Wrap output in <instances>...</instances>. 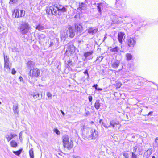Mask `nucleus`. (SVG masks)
<instances>
[{
	"mask_svg": "<svg viewBox=\"0 0 158 158\" xmlns=\"http://www.w3.org/2000/svg\"><path fill=\"white\" fill-rule=\"evenodd\" d=\"M30 26L27 22H24L18 27L19 32L22 35L26 34L28 32Z\"/></svg>",
	"mask_w": 158,
	"mask_h": 158,
	"instance_id": "1",
	"label": "nucleus"
},
{
	"mask_svg": "<svg viewBox=\"0 0 158 158\" xmlns=\"http://www.w3.org/2000/svg\"><path fill=\"white\" fill-rule=\"evenodd\" d=\"M63 146L65 148H66L68 149H71L73 146V143L72 141L69 140L68 136L64 135L63 137Z\"/></svg>",
	"mask_w": 158,
	"mask_h": 158,
	"instance_id": "2",
	"label": "nucleus"
},
{
	"mask_svg": "<svg viewBox=\"0 0 158 158\" xmlns=\"http://www.w3.org/2000/svg\"><path fill=\"white\" fill-rule=\"evenodd\" d=\"M90 130V131H88L87 135L89 140L94 139L97 136L98 132L94 129Z\"/></svg>",
	"mask_w": 158,
	"mask_h": 158,
	"instance_id": "3",
	"label": "nucleus"
},
{
	"mask_svg": "<svg viewBox=\"0 0 158 158\" xmlns=\"http://www.w3.org/2000/svg\"><path fill=\"white\" fill-rule=\"evenodd\" d=\"M30 77H37L40 76V72L39 69L35 68L30 70Z\"/></svg>",
	"mask_w": 158,
	"mask_h": 158,
	"instance_id": "4",
	"label": "nucleus"
},
{
	"mask_svg": "<svg viewBox=\"0 0 158 158\" xmlns=\"http://www.w3.org/2000/svg\"><path fill=\"white\" fill-rule=\"evenodd\" d=\"M25 15V12L23 10L20 11L19 9H16L14 10L13 15L15 18H19L24 16Z\"/></svg>",
	"mask_w": 158,
	"mask_h": 158,
	"instance_id": "5",
	"label": "nucleus"
},
{
	"mask_svg": "<svg viewBox=\"0 0 158 158\" xmlns=\"http://www.w3.org/2000/svg\"><path fill=\"white\" fill-rule=\"evenodd\" d=\"M4 69L5 71L9 70L10 69L9 66L10 61L9 58L7 56L4 55Z\"/></svg>",
	"mask_w": 158,
	"mask_h": 158,
	"instance_id": "6",
	"label": "nucleus"
},
{
	"mask_svg": "<svg viewBox=\"0 0 158 158\" xmlns=\"http://www.w3.org/2000/svg\"><path fill=\"white\" fill-rule=\"evenodd\" d=\"M97 5L98 11L101 14L102 11L101 9H103L104 7H105L107 5V4L105 2L103 1L101 3H98Z\"/></svg>",
	"mask_w": 158,
	"mask_h": 158,
	"instance_id": "7",
	"label": "nucleus"
},
{
	"mask_svg": "<svg viewBox=\"0 0 158 158\" xmlns=\"http://www.w3.org/2000/svg\"><path fill=\"white\" fill-rule=\"evenodd\" d=\"M86 31L89 34L94 35L97 32L98 29L94 27H89Z\"/></svg>",
	"mask_w": 158,
	"mask_h": 158,
	"instance_id": "8",
	"label": "nucleus"
},
{
	"mask_svg": "<svg viewBox=\"0 0 158 158\" xmlns=\"http://www.w3.org/2000/svg\"><path fill=\"white\" fill-rule=\"evenodd\" d=\"M49 11H51L52 15L56 16L57 15H58V13L57 6H50L49 8Z\"/></svg>",
	"mask_w": 158,
	"mask_h": 158,
	"instance_id": "9",
	"label": "nucleus"
},
{
	"mask_svg": "<svg viewBox=\"0 0 158 158\" xmlns=\"http://www.w3.org/2000/svg\"><path fill=\"white\" fill-rule=\"evenodd\" d=\"M67 46V49L66 50V52H69L71 54L74 52L75 50V47L73 44L69 43L68 44Z\"/></svg>",
	"mask_w": 158,
	"mask_h": 158,
	"instance_id": "10",
	"label": "nucleus"
},
{
	"mask_svg": "<svg viewBox=\"0 0 158 158\" xmlns=\"http://www.w3.org/2000/svg\"><path fill=\"white\" fill-rule=\"evenodd\" d=\"M136 43V39L135 38H130L128 39L127 44L129 46L131 47H133Z\"/></svg>",
	"mask_w": 158,
	"mask_h": 158,
	"instance_id": "11",
	"label": "nucleus"
},
{
	"mask_svg": "<svg viewBox=\"0 0 158 158\" xmlns=\"http://www.w3.org/2000/svg\"><path fill=\"white\" fill-rule=\"evenodd\" d=\"M68 36L72 38L75 35V32L73 29L71 28H69L66 31Z\"/></svg>",
	"mask_w": 158,
	"mask_h": 158,
	"instance_id": "12",
	"label": "nucleus"
},
{
	"mask_svg": "<svg viewBox=\"0 0 158 158\" xmlns=\"http://www.w3.org/2000/svg\"><path fill=\"white\" fill-rule=\"evenodd\" d=\"M119 124V123L118 121L112 120L110 121V124H108V125L109 126V128L111 127H112L113 128H114L115 126L118 125Z\"/></svg>",
	"mask_w": 158,
	"mask_h": 158,
	"instance_id": "13",
	"label": "nucleus"
},
{
	"mask_svg": "<svg viewBox=\"0 0 158 158\" xmlns=\"http://www.w3.org/2000/svg\"><path fill=\"white\" fill-rule=\"evenodd\" d=\"M75 29L77 32L81 33L83 31V27L80 24H75Z\"/></svg>",
	"mask_w": 158,
	"mask_h": 158,
	"instance_id": "14",
	"label": "nucleus"
},
{
	"mask_svg": "<svg viewBox=\"0 0 158 158\" xmlns=\"http://www.w3.org/2000/svg\"><path fill=\"white\" fill-rule=\"evenodd\" d=\"M87 7V5L83 2L80 3L79 7L77 8V10L82 11V10H85Z\"/></svg>",
	"mask_w": 158,
	"mask_h": 158,
	"instance_id": "15",
	"label": "nucleus"
},
{
	"mask_svg": "<svg viewBox=\"0 0 158 158\" xmlns=\"http://www.w3.org/2000/svg\"><path fill=\"white\" fill-rule=\"evenodd\" d=\"M27 67L29 69H31L32 67H34L35 65V63L33 61L29 60L27 63Z\"/></svg>",
	"mask_w": 158,
	"mask_h": 158,
	"instance_id": "16",
	"label": "nucleus"
},
{
	"mask_svg": "<svg viewBox=\"0 0 158 158\" xmlns=\"http://www.w3.org/2000/svg\"><path fill=\"white\" fill-rule=\"evenodd\" d=\"M16 136H17V135L16 134L11 133L10 135H6L5 136V137L7 139V141L8 142H9L12 138H13Z\"/></svg>",
	"mask_w": 158,
	"mask_h": 158,
	"instance_id": "17",
	"label": "nucleus"
},
{
	"mask_svg": "<svg viewBox=\"0 0 158 158\" xmlns=\"http://www.w3.org/2000/svg\"><path fill=\"white\" fill-rule=\"evenodd\" d=\"M110 50L111 52H113L115 54H116L120 51L119 48L117 46H116L113 48L111 47Z\"/></svg>",
	"mask_w": 158,
	"mask_h": 158,
	"instance_id": "18",
	"label": "nucleus"
},
{
	"mask_svg": "<svg viewBox=\"0 0 158 158\" xmlns=\"http://www.w3.org/2000/svg\"><path fill=\"white\" fill-rule=\"evenodd\" d=\"M125 35L123 32H120L118 33V39L119 42L121 43L124 35Z\"/></svg>",
	"mask_w": 158,
	"mask_h": 158,
	"instance_id": "19",
	"label": "nucleus"
},
{
	"mask_svg": "<svg viewBox=\"0 0 158 158\" xmlns=\"http://www.w3.org/2000/svg\"><path fill=\"white\" fill-rule=\"evenodd\" d=\"M98 122L99 124H101L103 126L106 128H109V126L108 125V124H106L105 123L103 122V120L102 119H99Z\"/></svg>",
	"mask_w": 158,
	"mask_h": 158,
	"instance_id": "20",
	"label": "nucleus"
},
{
	"mask_svg": "<svg viewBox=\"0 0 158 158\" xmlns=\"http://www.w3.org/2000/svg\"><path fill=\"white\" fill-rule=\"evenodd\" d=\"M61 40H62L64 41L65 40L66 38L68 37L67 32H63L61 34L60 36Z\"/></svg>",
	"mask_w": 158,
	"mask_h": 158,
	"instance_id": "21",
	"label": "nucleus"
},
{
	"mask_svg": "<svg viewBox=\"0 0 158 158\" xmlns=\"http://www.w3.org/2000/svg\"><path fill=\"white\" fill-rule=\"evenodd\" d=\"M94 52L93 51H91L84 52V56L85 58V59L91 55Z\"/></svg>",
	"mask_w": 158,
	"mask_h": 158,
	"instance_id": "22",
	"label": "nucleus"
},
{
	"mask_svg": "<svg viewBox=\"0 0 158 158\" xmlns=\"http://www.w3.org/2000/svg\"><path fill=\"white\" fill-rule=\"evenodd\" d=\"M67 11V9L65 7H62L61 8H60L59 9V11H58V15H61V13H64L66 12Z\"/></svg>",
	"mask_w": 158,
	"mask_h": 158,
	"instance_id": "23",
	"label": "nucleus"
},
{
	"mask_svg": "<svg viewBox=\"0 0 158 158\" xmlns=\"http://www.w3.org/2000/svg\"><path fill=\"white\" fill-rule=\"evenodd\" d=\"M120 62L118 60H116L112 64V67L114 68H117L119 65Z\"/></svg>",
	"mask_w": 158,
	"mask_h": 158,
	"instance_id": "24",
	"label": "nucleus"
},
{
	"mask_svg": "<svg viewBox=\"0 0 158 158\" xmlns=\"http://www.w3.org/2000/svg\"><path fill=\"white\" fill-rule=\"evenodd\" d=\"M35 29L39 31H41L44 29L45 27L43 25L39 24L36 27Z\"/></svg>",
	"mask_w": 158,
	"mask_h": 158,
	"instance_id": "25",
	"label": "nucleus"
},
{
	"mask_svg": "<svg viewBox=\"0 0 158 158\" xmlns=\"http://www.w3.org/2000/svg\"><path fill=\"white\" fill-rule=\"evenodd\" d=\"M100 106L99 100H97L94 104L95 108L97 110L98 109Z\"/></svg>",
	"mask_w": 158,
	"mask_h": 158,
	"instance_id": "26",
	"label": "nucleus"
},
{
	"mask_svg": "<svg viewBox=\"0 0 158 158\" xmlns=\"http://www.w3.org/2000/svg\"><path fill=\"white\" fill-rule=\"evenodd\" d=\"M10 144L11 147L16 148L18 146L17 142L14 140H12L10 142Z\"/></svg>",
	"mask_w": 158,
	"mask_h": 158,
	"instance_id": "27",
	"label": "nucleus"
},
{
	"mask_svg": "<svg viewBox=\"0 0 158 158\" xmlns=\"http://www.w3.org/2000/svg\"><path fill=\"white\" fill-rule=\"evenodd\" d=\"M29 154L30 158H34V152L33 150V148H31L29 150Z\"/></svg>",
	"mask_w": 158,
	"mask_h": 158,
	"instance_id": "28",
	"label": "nucleus"
},
{
	"mask_svg": "<svg viewBox=\"0 0 158 158\" xmlns=\"http://www.w3.org/2000/svg\"><path fill=\"white\" fill-rule=\"evenodd\" d=\"M22 150V149H21L17 151H13V152L14 154L17 156H19V155L21 153Z\"/></svg>",
	"mask_w": 158,
	"mask_h": 158,
	"instance_id": "29",
	"label": "nucleus"
},
{
	"mask_svg": "<svg viewBox=\"0 0 158 158\" xmlns=\"http://www.w3.org/2000/svg\"><path fill=\"white\" fill-rule=\"evenodd\" d=\"M46 36L45 35L42 34L40 35L39 36V39L40 41H43L44 39L45 38Z\"/></svg>",
	"mask_w": 158,
	"mask_h": 158,
	"instance_id": "30",
	"label": "nucleus"
},
{
	"mask_svg": "<svg viewBox=\"0 0 158 158\" xmlns=\"http://www.w3.org/2000/svg\"><path fill=\"white\" fill-rule=\"evenodd\" d=\"M127 59L128 60H131L132 58V56L130 53H127L126 55Z\"/></svg>",
	"mask_w": 158,
	"mask_h": 158,
	"instance_id": "31",
	"label": "nucleus"
},
{
	"mask_svg": "<svg viewBox=\"0 0 158 158\" xmlns=\"http://www.w3.org/2000/svg\"><path fill=\"white\" fill-rule=\"evenodd\" d=\"M18 107L17 106H13V111L15 113L18 114Z\"/></svg>",
	"mask_w": 158,
	"mask_h": 158,
	"instance_id": "32",
	"label": "nucleus"
},
{
	"mask_svg": "<svg viewBox=\"0 0 158 158\" xmlns=\"http://www.w3.org/2000/svg\"><path fill=\"white\" fill-rule=\"evenodd\" d=\"M103 59V57L102 56H99L98 57L96 60L94 62L98 61V62H100Z\"/></svg>",
	"mask_w": 158,
	"mask_h": 158,
	"instance_id": "33",
	"label": "nucleus"
},
{
	"mask_svg": "<svg viewBox=\"0 0 158 158\" xmlns=\"http://www.w3.org/2000/svg\"><path fill=\"white\" fill-rule=\"evenodd\" d=\"M47 95L49 99H51L52 98V94L50 93L49 92L47 93Z\"/></svg>",
	"mask_w": 158,
	"mask_h": 158,
	"instance_id": "34",
	"label": "nucleus"
},
{
	"mask_svg": "<svg viewBox=\"0 0 158 158\" xmlns=\"http://www.w3.org/2000/svg\"><path fill=\"white\" fill-rule=\"evenodd\" d=\"M55 42V41L54 40H51L50 41L49 47H52L54 45Z\"/></svg>",
	"mask_w": 158,
	"mask_h": 158,
	"instance_id": "35",
	"label": "nucleus"
},
{
	"mask_svg": "<svg viewBox=\"0 0 158 158\" xmlns=\"http://www.w3.org/2000/svg\"><path fill=\"white\" fill-rule=\"evenodd\" d=\"M152 152V151L151 149L148 150L146 151V153L148 155H151Z\"/></svg>",
	"mask_w": 158,
	"mask_h": 158,
	"instance_id": "36",
	"label": "nucleus"
},
{
	"mask_svg": "<svg viewBox=\"0 0 158 158\" xmlns=\"http://www.w3.org/2000/svg\"><path fill=\"white\" fill-rule=\"evenodd\" d=\"M123 155L126 158H128L129 157V155L127 153H123Z\"/></svg>",
	"mask_w": 158,
	"mask_h": 158,
	"instance_id": "37",
	"label": "nucleus"
},
{
	"mask_svg": "<svg viewBox=\"0 0 158 158\" xmlns=\"http://www.w3.org/2000/svg\"><path fill=\"white\" fill-rule=\"evenodd\" d=\"M32 96L35 99L37 98V97H39V94H35V93L33 95L32 94Z\"/></svg>",
	"mask_w": 158,
	"mask_h": 158,
	"instance_id": "38",
	"label": "nucleus"
},
{
	"mask_svg": "<svg viewBox=\"0 0 158 158\" xmlns=\"http://www.w3.org/2000/svg\"><path fill=\"white\" fill-rule=\"evenodd\" d=\"M54 131L57 135H59L60 134V131L56 128H55L54 129Z\"/></svg>",
	"mask_w": 158,
	"mask_h": 158,
	"instance_id": "39",
	"label": "nucleus"
},
{
	"mask_svg": "<svg viewBox=\"0 0 158 158\" xmlns=\"http://www.w3.org/2000/svg\"><path fill=\"white\" fill-rule=\"evenodd\" d=\"M137 149V147L136 146L134 147L133 152H132V153H135Z\"/></svg>",
	"mask_w": 158,
	"mask_h": 158,
	"instance_id": "40",
	"label": "nucleus"
},
{
	"mask_svg": "<svg viewBox=\"0 0 158 158\" xmlns=\"http://www.w3.org/2000/svg\"><path fill=\"white\" fill-rule=\"evenodd\" d=\"M16 71L14 68H13L12 71L11 73L13 75H15L16 73Z\"/></svg>",
	"mask_w": 158,
	"mask_h": 158,
	"instance_id": "41",
	"label": "nucleus"
},
{
	"mask_svg": "<svg viewBox=\"0 0 158 158\" xmlns=\"http://www.w3.org/2000/svg\"><path fill=\"white\" fill-rule=\"evenodd\" d=\"M132 158H136L137 156L134 153H132Z\"/></svg>",
	"mask_w": 158,
	"mask_h": 158,
	"instance_id": "42",
	"label": "nucleus"
},
{
	"mask_svg": "<svg viewBox=\"0 0 158 158\" xmlns=\"http://www.w3.org/2000/svg\"><path fill=\"white\" fill-rule=\"evenodd\" d=\"M90 114V112L89 111H87L85 113V116H87Z\"/></svg>",
	"mask_w": 158,
	"mask_h": 158,
	"instance_id": "43",
	"label": "nucleus"
},
{
	"mask_svg": "<svg viewBox=\"0 0 158 158\" xmlns=\"http://www.w3.org/2000/svg\"><path fill=\"white\" fill-rule=\"evenodd\" d=\"M85 74H86L87 75V78H88L89 77V74L88 73V71L87 70H85L84 73Z\"/></svg>",
	"mask_w": 158,
	"mask_h": 158,
	"instance_id": "44",
	"label": "nucleus"
},
{
	"mask_svg": "<svg viewBox=\"0 0 158 158\" xmlns=\"http://www.w3.org/2000/svg\"><path fill=\"white\" fill-rule=\"evenodd\" d=\"M88 99L90 102L92 101V97L91 96H89L88 97Z\"/></svg>",
	"mask_w": 158,
	"mask_h": 158,
	"instance_id": "45",
	"label": "nucleus"
},
{
	"mask_svg": "<svg viewBox=\"0 0 158 158\" xmlns=\"http://www.w3.org/2000/svg\"><path fill=\"white\" fill-rule=\"evenodd\" d=\"M16 0H10V3L11 4H12L13 3H15L16 2Z\"/></svg>",
	"mask_w": 158,
	"mask_h": 158,
	"instance_id": "46",
	"label": "nucleus"
},
{
	"mask_svg": "<svg viewBox=\"0 0 158 158\" xmlns=\"http://www.w3.org/2000/svg\"><path fill=\"white\" fill-rule=\"evenodd\" d=\"M98 86V85L97 84H94L93 86V87L95 88L96 90H97L98 88L97 87Z\"/></svg>",
	"mask_w": 158,
	"mask_h": 158,
	"instance_id": "47",
	"label": "nucleus"
},
{
	"mask_svg": "<svg viewBox=\"0 0 158 158\" xmlns=\"http://www.w3.org/2000/svg\"><path fill=\"white\" fill-rule=\"evenodd\" d=\"M73 158H81L79 156H73Z\"/></svg>",
	"mask_w": 158,
	"mask_h": 158,
	"instance_id": "48",
	"label": "nucleus"
},
{
	"mask_svg": "<svg viewBox=\"0 0 158 158\" xmlns=\"http://www.w3.org/2000/svg\"><path fill=\"white\" fill-rule=\"evenodd\" d=\"M19 80L20 81H23V78L22 77H19Z\"/></svg>",
	"mask_w": 158,
	"mask_h": 158,
	"instance_id": "49",
	"label": "nucleus"
},
{
	"mask_svg": "<svg viewBox=\"0 0 158 158\" xmlns=\"http://www.w3.org/2000/svg\"><path fill=\"white\" fill-rule=\"evenodd\" d=\"M68 64L69 65H72V61H70V60H69V61H68Z\"/></svg>",
	"mask_w": 158,
	"mask_h": 158,
	"instance_id": "50",
	"label": "nucleus"
},
{
	"mask_svg": "<svg viewBox=\"0 0 158 158\" xmlns=\"http://www.w3.org/2000/svg\"><path fill=\"white\" fill-rule=\"evenodd\" d=\"M64 7V6H60L59 7H57L58 11H59V9L61 8H62V7Z\"/></svg>",
	"mask_w": 158,
	"mask_h": 158,
	"instance_id": "51",
	"label": "nucleus"
},
{
	"mask_svg": "<svg viewBox=\"0 0 158 158\" xmlns=\"http://www.w3.org/2000/svg\"><path fill=\"white\" fill-rule=\"evenodd\" d=\"M152 113H153V112L152 111H151V112H149L148 113V115H147V116H148L149 115H151L152 114Z\"/></svg>",
	"mask_w": 158,
	"mask_h": 158,
	"instance_id": "52",
	"label": "nucleus"
},
{
	"mask_svg": "<svg viewBox=\"0 0 158 158\" xmlns=\"http://www.w3.org/2000/svg\"><path fill=\"white\" fill-rule=\"evenodd\" d=\"M60 111H61V113H62V114L63 116H64L65 115V114L64 113L62 110H61Z\"/></svg>",
	"mask_w": 158,
	"mask_h": 158,
	"instance_id": "53",
	"label": "nucleus"
},
{
	"mask_svg": "<svg viewBox=\"0 0 158 158\" xmlns=\"http://www.w3.org/2000/svg\"><path fill=\"white\" fill-rule=\"evenodd\" d=\"M82 126H83V127H82L81 128V130H82V131H83L84 130V129H85V127L84 126H83V125H82Z\"/></svg>",
	"mask_w": 158,
	"mask_h": 158,
	"instance_id": "54",
	"label": "nucleus"
},
{
	"mask_svg": "<svg viewBox=\"0 0 158 158\" xmlns=\"http://www.w3.org/2000/svg\"><path fill=\"white\" fill-rule=\"evenodd\" d=\"M78 16H79L77 14V15H75V16H74V18H78Z\"/></svg>",
	"mask_w": 158,
	"mask_h": 158,
	"instance_id": "55",
	"label": "nucleus"
},
{
	"mask_svg": "<svg viewBox=\"0 0 158 158\" xmlns=\"http://www.w3.org/2000/svg\"><path fill=\"white\" fill-rule=\"evenodd\" d=\"M97 90H98L100 91H102V88H98Z\"/></svg>",
	"mask_w": 158,
	"mask_h": 158,
	"instance_id": "56",
	"label": "nucleus"
},
{
	"mask_svg": "<svg viewBox=\"0 0 158 158\" xmlns=\"http://www.w3.org/2000/svg\"><path fill=\"white\" fill-rule=\"evenodd\" d=\"M158 140V137L156 138L155 139V142L156 143H157V140Z\"/></svg>",
	"mask_w": 158,
	"mask_h": 158,
	"instance_id": "57",
	"label": "nucleus"
},
{
	"mask_svg": "<svg viewBox=\"0 0 158 158\" xmlns=\"http://www.w3.org/2000/svg\"><path fill=\"white\" fill-rule=\"evenodd\" d=\"M121 85V83H118V87L119 88Z\"/></svg>",
	"mask_w": 158,
	"mask_h": 158,
	"instance_id": "58",
	"label": "nucleus"
},
{
	"mask_svg": "<svg viewBox=\"0 0 158 158\" xmlns=\"http://www.w3.org/2000/svg\"><path fill=\"white\" fill-rule=\"evenodd\" d=\"M113 156L114 158H117V156L116 155H114V154H113Z\"/></svg>",
	"mask_w": 158,
	"mask_h": 158,
	"instance_id": "59",
	"label": "nucleus"
},
{
	"mask_svg": "<svg viewBox=\"0 0 158 158\" xmlns=\"http://www.w3.org/2000/svg\"><path fill=\"white\" fill-rule=\"evenodd\" d=\"M114 23H115V24H118V22H114Z\"/></svg>",
	"mask_w": 158,
	"mask_h": 158,
	"instance_id": "60",
	"label": "nucleus"
},
{
	"mask_svg": "<svg viewBox=\"0 0 158 158\" xmlns=\"http://www.w3.org/2000/svg\"><path fill=\"white\" fill-rule=\"evenodd\" d=\"M152 158H155V157L154 156H153L152 157Z\"/></svg>",
	"mask_w": 158,
	"mask_h": 158,
	"instance_id": "61",
	"label": "nucleus"
},
{
	"mask_svg": "<svg viewBox=\"0 0 158 158\" xmlns=\"http://www.w3.org/2000/svg\"><path fill=\"white\" fill-rule=\"evenodd\" d=\"M20 135V136L21 135V133L19 134Z\"/></svg>",
	"mask_w": 158,
	"mask_h": 158,
	"instance_id": "62",
	"label": "nucleus"
},
{
	"mask_svg": "<svg viewBox=\"0 0 158 158\" xmlns=\"http://www.w3.org/2000/svg\"><path fill=\"white\" fill-rule=\"evenodd\" d=\"M20 135V136L21 135V133L19 134Z\"/></svg>",
	"mask_w": 158,
	"mask_h": 158,
	"instance_id": "63",
	"label": "nucleus"
},
{
	"mask_svg": "<svg viewBox=\"0 0 158 158\" xmlns=\"http://www.w3.org/2000/svg\"><path fill=\"white\" fill-rule=\"evenodd\" d=\"M56 41H58V39H56Z\"/></svg>",
	"mask_w": 158,
	"mask_h": 158,
	"instance_id": "64",
	"label": "nucleus"
}]
</instances>
